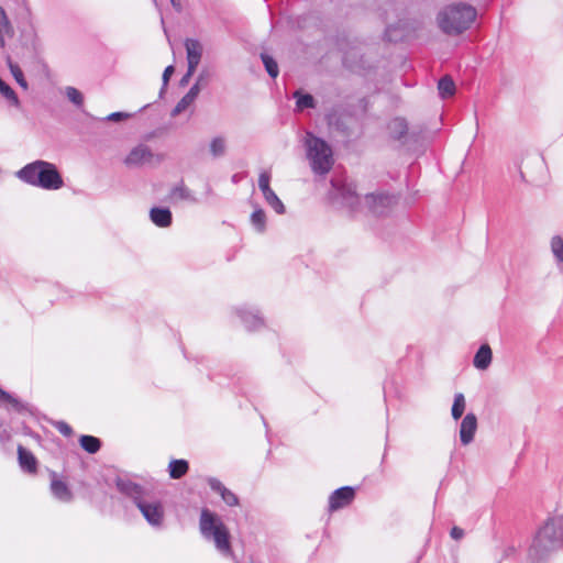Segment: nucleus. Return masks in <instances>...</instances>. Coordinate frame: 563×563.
Wrapping results in <instances>:
<instances>
[{"mask_svg": "<svg viewBox=\"0 0 563 563\" xmlns=\"http://www.w3.org/2000/svg\"><path fill=\"white\" fill-rule=\"evenodd\" d=\"M239 314L247 330H257L263 325L262 318L254 311L241 309Z\"/></svg>", "mask_w": 563, "mask_h": 563, "instance_id": "5701e85b", "label": "nucleus"}, {"mask_svg": "<svg viewBox=\"0 0 563 563\" xmlns=\"http://www.w3.org/2000/svg\"><path fill=\"white\" fill-rule=\"evenodd\" d=\"M172 5L179 12L181 11V3L180 0H169Z\"/></svg>", "mask_w": 563, "mask_h": 563, "instance_id": "de8ad7c7", "label": "nucleus"}, {"mask_svg": "<svg viewBox=\"0 0 563 563\" xmlns=\"http://www.w3.org/2000/svg\"><path fill=\"white\" fill-rule=\"evenodd\" d=\"M396 203V197L385 192L368 194L364 198V207L374 216L387 213Z\"/></svg>", "mask_w": 563, "mask_h": 563, "instance_id": "423d86ee", "label": "nucleus"}, {"mask_svg": "<svg viewBox=\"0 0 563 563\" xmlns=\"http://www.w3.org/2000/svg\"><path fill=\"white\" fill-rule=\"evenodd\" d=\"M18 177L33 186L56 190L63 186V178L56 166L45 161H35L16 173Z\"/></svg>", "mask_w": 563, "mask_h": 563, "instance_id": "7ed1b4c3", "label": "nucleus"}, {"mask_svg": "<svg viewBox=\"0 0 563 563\" xmlns=\"http://www.w3.org/2000/svg\"><path fill=\"white\" fill-rule=\"evenodd\" d=\"M209 150L214 158L221 157L227 152V141L223 136H216L211 140Z\"/></svg>", "mask_w": 563, "mask_h": 563, "instance_id": "bb28decb", "label": "nucleus"}, {"mask_svg": "<svg viewBox=\"0 0 563 563\" xmlns=\"http://www.w3.org/2000/svg\"><path fill=\"white\" fill-rule=\"evenodd\" d=\"M438 90L443 99L450 98L455 93V84L451 77L444 76L438 82Z\"/></svg>", "mask_w": 563, "mask_h": 563, "instance_id": "393cba45", "label": "nucleus"}, {"mask_svg": "<svg viewBox=\"0 0 563 563\" xmlns=\"http://www.w3.org/2000/svg\"><path fill=\"white\" fill-rule=\"evenodd\" d=\"M199 528L202 537L212 541L221 554L232 555L229 530L218 515L209 509H202Z\"/></svg>", "mask_w": 563, "mask_h": 563, "instance_id": "20e7f679", "label": "nucleus"}, {"mask_svg": "<svg viewBox=\"0 0 563 563\" xmlns=\"http://www.w3.org/2000/svg\"><path fill=\"white\" fill-rule=\"evenodd\" d=\"M331 183H332V186L338 191V199L344 207L350 209V211H352V212H357V211L363 210V208H361L360 197H358L355 186L353 184L340 183V181H335V180H332Z\"/></svg>", "mask_w": 563, "mask_h": 563, "instance_id": "0eeeda50", "label": "nucleus"}, {"mask_svg": "<svg viewBox=\"0 0 563 563\" xmlns=\"http://www.w3.org/2000/svg\"><path fill=\"white\" fill-rule=\"evenodd\" d=\"M563 547V517H549L538 529L529 549L528 559L531 563H541Z\"/></svg>", "mask_w": 563, "mask_h": 563, "instance_id": "f257e3e1", "label": "nucleus"}, {"mask_svg": "<svg viewBox=\"0 0 563 563\" xmlns=\"http://www.w3.org/2000/svg\"><path fill=\"white\" fill-rule=\"evenodd\" d=\"M207 482L210 488L218 493L228 506L234 507L239 505V497L233 492L228 489L219 479L209 477Z\"/></svg>", "mask_w": 563, "mask_h": 563, "instance_id": "2eb2a0df", "label": "nucleus"}, {"mask_svg": "<svg viewBox=\"0 0 563 563\" xmlns=\"http://www.w3.org/2000/svg\"><path fill=\"white\" fill-rule=\"evenodd\" d=\"M550 250L558 269L563 274V238L553 235L550 240Z\"/></svg>", "mask_w": 563, "mask_h": 563, "instance_id": "412c9836", "label": "nucleus"}, {"mask_svg": "<svg viewBox=\"0 0 563 563\" xmlns=\"http://www.w3.org/2000/svg\"><path fill=\"white\" fill-rule=\"evenodd\" d=\"M477 430V418L473 412H468L460 426V440L463 445L470 444L474 440Z\"/></svg>", "mask_w": 563, "mask_h": 563, "instance_id": "f8f14e48", "label": "nucleus"}, {"mask_svg": "<svg viewBox=\"0 0 563 563\" xmlns=\"http://www.w3.org/2000/svg\"><path fill=\"white\" fill-rule=\"evenodd\" d=\"M185 47L187 52V62L190 74L191 71H196L197 66L200 63L203 48L201 43L194 38L186 40Z\"/></svg>", "mask_w": 563, "mask_h": 563, "instance_id": "ddd939ff", "label": "nucleus"}, {"mask_svg": "<svg viewBox=\"0 0 563 563\" xmlns=\"http://www.w3.org/2000/svg\"><path fill=\"white\" fill-rule=\"evenodd\" d=\"M2 404L10 405L15 411L19 412L24 409V405L19 399L0 388V405Z\"/></svg>", "mask_w": 563, "mask_h": 563, "instance_id": "473e14b6", "label": "nucleus"}, {"mask_svg": "<svg viewBox=\"0 0 563 563\" xmlns=\"http://www.w3.org/2000/svg\"><path fill=\"white\" fill-rule=\"evenodd\" d=\"M210 71L207 69H202L197 77L196 82L200 85L202 88L207 87L210 80Z\"/></svg>", "mask_w": 563, "mask_h": 563, "instance_id": "ea45409f", "label": "nucleus"}, {"mask_svg": "<svg viewBox=\"0 0 563 563\" xmlns=\"http://www.w3.org/2000/svg\"><path fill=\"white\" fill-rule=\"evenodd\" d=\"M452 539L461 540L464 537V530L460 527H453L450 532Z\"/></svg>", "mask_w": 563, "mask_h": 563, "instance_id": "a18cd8bd", "label": "nucleus"}, {"mask_svg": "<svg viewBox=\"0 0 563 563\" xmlns=\"http://www.w3.org/2000/svg\"><path fill=\"white\" fill-rule=\"evenodd\" d=\"M66 96L69 99V101L76 104L77 107H81L84 104V96L75 87H66Z\"/></svg>", "mask_w": 563, "mask_h": 563, "instance_id": "c9c22d12", "label": "nucleus"}, {"mask_svg": "<svg viewBox=\"0 0 563 563\" xmlns=\"http://www.w3.org/2000/svg\"><path fill=\"white\" fill-rule=\"evenodd\" d=\"M264 198L265 201L275 210L276 213H285V206L282 202V200L277 197V195L274 192V190L265 195Z\"/></svg>", "mask_w": 563, "mask_h": 563, "instance_id": "72a5a7b5", "label": "nucleus"}, {"mask_svg": "<svg viewBox=\"0 0 563 563\" xmlns=\"http://www.w3.org/2000/svg\"><path fill=\"white\" fill-rule=\"evenodd\" d=\"M465 397L462 393H457L454 395V401L452 406V417L454 420H459L465 410Z\"/></svg>", "mask_w": 563, "mask_h": 563, "instance_id": "c756f323", "label": "nucleus"}, {"mask_svg": "<svg viewBox=\"0 0 563 563\" xmlns=\"http://www.w3.org/2000/svg\"><path fill=\"white\" fill-rule=\"evenodd\" d=\"M51 490L54 497L60 501L68 503L73 499L71 492L63 481L53 478L51 483Z\"/></svg>", "mask_w": 563, "mask_h": 563, "instance_id": "4be33fe9", "label": "nucleus"}, {"mask_svg": "<svg viewBox=\"0 0 563 563\" xmlns=\"http://www.w3.org/2000/svg\"><path fill=\"white\" fill-rule=\"evenodd\" d=\"M492 360L493 352L490 346L488 344H483L474 356L473 365L479 371H485L490 366Z\"/></svg>", "mask_w": 563, "mask_h": 563, "instance_id": "dca6fc26", "label": "nucleus"}, {"mask_svg": "<svg viewBox=\"0 0 563 563\" xmlns=\"http://www.w3.org/2000/svg\"><path fill=\"white\" fill-rule=\"evenodd\" d=\"M56 429L65 437H69L73 433V429L70 428L69 424H67L66 422L64 421H58L56 424H55Z\"/></svg>", "mask_w": 563, "mask_h": 563, "instance_id": "a19ab883", "label": "nucleus"}, {"mask_svg": "<svg viewBox=\"0 0 563 563\" xmlns=\"http://www.w3.org/2000/svg\"><path fill=\"white\" fill-rule=\"evenodd\" d=\"M251 223L257 232L263 233L266 229V214L264 210H254V212L251 214Z\"/></svg>", "mask_w": 563, "mask_h": 563, "instance_id": "c85d7f7f", "label": "nucleus"}, {"mask_svg": "<svg viewBox=\"0 0 563 563\" xmlns=\"http://www.w3.org/2000/svg\"><path fill=\"white\" fill-rule=\"evenodd\" d=\"M154 154L147 145L139 144L126 155L124 164L128 167H140L144 164L151 163Z\"/></svg>", "mask_w": 563, "mask_h": 563, "instance_id": "9d476101", "label": "nucleus"}, {"mask_svg": "<svg viewBox=\"0 0 563 563\" xmlns=\"http://www.w3.org/2000/svg\"><path fill=\"white\" fill-rule=\"evenodd\" d=\"M173 73H174V66L173 65H169V66H167L165 68L164 73H163V87H162L161 92H159L161 96H163L164 90H165L166 86L168 85L169 78L173 75Z\"/></svg>", "mask_w": 563, "mask_h": 563, "instance_id": "58836bf2", "label": "nucleus"}, {"mask_svg": "<svg viewBox=\"0 0 563 563\" xmlns=\"http://www.w3.org/2000/svg\"><path fill=\"white\" fill-rule=\"evenodd\" d=\"M271 183V174L269 172H262L258 177V187L263 194V196L267 195L268 192H272L273 189L269 186Z\"/></svg>", "mask_w": 563, "mask_h": 563, "instance_id": "4c0bfd02", "label": "nucleus"}, {"mask_svg": "<svg viewBox=\"0 0 563 563\" xmlns=\"http://www.w3.org/2000/svg\"><path fill=\"white\" fill-rule=\"evenodd\" d=\"M14 36V27L9 20L4 9L0 5V48H4L7 38Z\"/></svg>", "mask_w": 563, "mask_h": 563, "instance_id": "f3484780", "label": "nucleus"}, {"mask_svg": "<svg viewBox=\"0 0 563 563\" xmlns=\"http://www.w3.org/2000/svg\"><path fill=\"white\" fill-rule=\"evenodd\" d=\"M18 459L23 471L29 473H34L36 471L37 462L35 456L22 445L18 446Z\"/></svg>", "mask_w": 563, "mask_h": 563, "instance_id": "6ab92c4d", "label": "nucleus"}, {"mask_svg": "<svg viewBox=\"0 0 563 563\" xmlns=\"http://www.w3.org/2000/svg\"><path fill=\"white\" fill-rule=\"evenodd\" d=\"M79 443L80 446L90 454L97 453L101 448V441L92 435H81Z\"/></svg>", "mask_w": 563, "mask_h": 563, "instance_id": "a878e982", "label": "nucleus"}, {"mask_svg": "<svg viewBox=\"0 0 563 563\" xmlns=\"http://www.w3.org/2000/svg\"><path fill=\"white\" fill-rule=\"evenodd\" d=\"M188 468L186 460H173L168 465L169 476L174 479H179L188 472Z\"/></svg>", "mask_w": 563, "mask_h": 563, "instance_id": "b1692460", "label": "nucleus"}, {"mask_svg": "<svg viewBox=\"0 0 563 563\" xmlns=\"http://www.w3.org/2000/svg\"><path fill=\"white\" fill-rule=\"evenodd\" d=\"M8 66L15 81L20 85L21 88L26 90L29 88V85L24 78L23 71L20 68V66L13 63L10 58H8Z\"/></svg>", "mask_w": 563, "mask_h": 563, "instance_id": "7c9ffc66", "label": "nucleus"}, {"mask_svg": "<svg viewBox=\"0 0 563 563\" xmlns=\"http://www.w3.org/2000/svg\"><path fill=\"white\" fill-rule=\"evenodd\" d=\"M136 507L152 527L161 528L163 526L165 511L161 501L147 500L145 497Z\"/></svg>", "mask_w": 563, "mask_h": 563, "instance_id": "6e6552de", "label": "nucleus"}, {"mask_svg": "<svg viewBox=\"0 0 563 563\" xmlns=\"http://www.w3.org/2000/svg\"><path fill=\"white\" fill-rule=\"evenodd\" d=\"M195 74V71H191L189 74V67L187 68V73L183 76L181 80H180V85L181 86H185L188 84L189 79L192 77V75Z\"/></svg>", "mask_w": 563, "mask_h": 563, "instance_id": "49530a36", "label": "nucleus"}, {"mask_svg": "<svg viewBox=\"0 0 563 563\" xmlns=\"http://www.w3.org/2000/svg\"><path fill=\"white\" fill-rule=\"evenodd\" d=\"M0 93L7 99V101L11 106L20 108L21 103L15 91L2 79H0Z\"/></svg>", "mask_w": 563, "mask_h": 563, "instance_id": "cd10ccee", "label": "nucleus"}, {"mask_svg": "<svg viewBox=\"0 0 563 563\" xmlns=\"http://www.w3.org/2000/svg\"><path fill=\"white\" fill-rule=\"evenodd\" d=\"M395 26L391 23H388L385 30V37L388 41H397V36L394 35Z\"/></svg>", "mask_w": 563, "mask_h": 563, "instance_id": "37998d69", "label": "nucleus"}, {"mask_svg": "<svg viewBox=\"0 0 563 563\" xmlns=\"http://www.w3.org/2000/svg\"><path fill=\"white\" fill-rule=\"evenodd\" d=\"M294 98L297 99L296 106H297L298 110H303V109H309V108L316 107L314 99L309 93L301 95L300 91H296L294 93Z\"/></svg>", "mask_w": 563, "mask_h": 563, "instance_id": "2f4dec72", "label": "nucleus"}, {"mask_svg": "<svg viewBox=\"0 0 563 563\" xmlns=\"http://www.w3.org/2000/svg\"><path fill=\"white\" fill-rule=\"evenodd\" d=\"M477 15L476 9L466 3L444 7L437 16L439 27L448 35H459L470 29Z\"/></svg>", "mask_w": 563, "mask_h": 563, "instance_id": "f03ea898", "label": "nucleus"}, {"mask_svg": "<svg viewBox=\"0 0 563 563\" xmlns=\"http://www.w3.org/2000/svg\"><path fill=\"white\" fill-rule=\"evenodd\" d=\"M201 89H202V87H201L200 85H198L197 82H195V85L189 89V91L187 92V95H188L192 100H196Z\"/></svg>", "mask_w": 563, "mask_h": 563, "instance_id": "c03bdc74", "label": "nucleus"}, {"mask_svg": "<svg viewBox=\"0 0 563 563\" xmlns=\"http://www.w3.org/2000/svg\"><path fill=\"white\" fill-rule=\"evenodd\" d=\"M131 117L130 113L126 112H113L107 117L108 121L119 122Z\"/></svg>", "mask_w": 563, "mask_h": 563, "instance_id": "79ce46f5", "label": "nucleus"}, {"mask_svg": "<svg viewBox=\"0 0 563 563\" xmlns=\"http://www.w3.org/2000/svg\"><path fill=\"white\" fill-rule=\"evenodd\" d=\"M2 427V423L0 422V428Z\"/></svg>", "mask_w": 563, "mask_h": 563, "instance_id": "09e8293b", "label": "nucleus"}, {"mask_svg": "<svg viewBox=\"0 0 563 563\" xmlns=\"http://www.w3.org/2000/svg\"><path fill=\"white\" fill-rule=\"evenodd\" d=\"M118 490L133 500L135 506L146 497V490L139 484L128 479L119 477L115 482Z\"/></svg>", "mask_w": 563, "mask_h": 563, "instance_id": "1a4fd4ad", "label": "nucleus"}, {"mask_svg": "<svg viewBox=\"0 0 563 563\" xmlns=\"http://www.w3.org/2000/svg\"><path fill=\"white\" fill-rule=\"evenodd\" d=\"M168 200L172 203H177L179 201H187L190 203H197L198 199L194 195V192L185 185L184 180H180L169 191Z\"/></svg>", "mask_w": 563, "mask_h": 563, "instance_id": "4468645a", "label": "nucleus"}, {"mask_svg": "<svg viewBox=\"0 0 563 563\" xmlns=\"http://www.w3.org/2000/svg\"><path fill=\"white\" fill-rule=\"evenodd\" d=\"M355 497V492L350 486L341 487L334 490L329 497V508L331 511H335L343 508L352 503Z\"/></svg>", "mask_w": 563, "mask_h": 563, "instance_id": "9b49d317", "label": "nucleus"}, {"mask_svg": "<svg viewBox=\"0 0 563 563\" xmlns=\"http://www.w3.org/2000/svg\"><path fill=\"white\" fill-rule=\"evenodd\" d=\"M303 144L312 172L318 175L328 174L334 164L331 146L311 132L306 133Z\"/></svg>", "mask_w": 563, "mask_h": 563, "instance_id": "39448f33", "label": "nucleus"}, {"mask_svg": "<svg viewBox=\"0 0 563 563\" xmlns=\"http://www.w3.org/2000/svg\"><path fill=\"white\" fill-rule=\"evenodd\" d=\"M195 100H192L187 93L177 102L175 108L172 111V117H177L181 112H184L190 104H192Z\"/></svg>", "mask_w": 563, "mask_h": 563, "instance_id": "e433bc0d", "label": "nucleus"}, {"mask_svg": "<svg viewBox=\"0 0 563 563\" xmlns=\"http://www.w3.org/2000/svg\"><path fill=\"white\" fill-rule=\"evenodd\" d=\"M152 222L159 228H167L172 224V212L167 208H152L150 211Z\"/></svg>", "mask_w": 563, "mask_h": 563, "instance_id": "a211bd4d", "label": "nucleus"}, {"mask_svg": "<svg viewBox=\"0 0 563 563\" xmlns=\"http://www.w3.org/2000/svg\"><path fill=\"white\" fill-rule=\"evenodd\" d=\"M388 131L393 139L402 141L408 134V124L407 121L402 118H395L388 123Z\"/></svg>", "mask_w": 563, "mask_h": 563, "instance_id": "aec40b11", "label": "nucleus"}, {"mask_svg": "<svg viewBox=\"0 0 563 563\" xmlns=\"http://www.w3.org/2000/svg\"><path fill=\"white\" fill-rule=\"evenodd\" d=\"M261 58L268 75L273 78H276L279 71L276 60L267 54H262Z\"/></svg>", "mask_w": 563, "mask_h": 563, "instance_id": "f704fd0d", "label": "nucleus"}]
</instances>
